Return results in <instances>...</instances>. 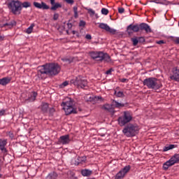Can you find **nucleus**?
Wrapping results in <instances>:
<instances>
[{
  "label": "nucleus",
  "mask_w": 179,
  "mask_h": 179,
  "mask_svg": "<svg viewBox=\"0 0 179 179\" xmlns=\"http://www.w3.org/2000/svg\"><path fill=\"white\" fill-rule=\"evenodd\" d=\"M51 5H55V0H50Z\"/></svg>",
  "instance_id": "obj_54"
},
{
  "label": "nucleus",
  "mask_w": 179,
  "mask_h": 179,
  "mask_svg": "<svg viewBox=\"0 0 179 179\" xmlns=\"http://www.w3.org/2000/svg\"><path fill=\"white\" fill-rule=\"evenodd\" d=\"M169 38L171 40V41H173L175 44H179V37L170 36Z\"/></svg>",
  "instance_id": "obj_32"
},
{
  "label": "nucleus",
  "mask_w": 179,
  "mask_h": 179,
  "mask_svg": "<svg viewBox=\"0 0 179 179\" xmlns=\"http://www.w3.org/2000/svg\"><path fill=\"white\" fill-rule=\"evenodd\" d=\"M79 26L80 27H85L86 26V22L83 20L80 21Z\"/></svg>",
  "instance_id": "obj_41"
},
{
  "label": "nucleus",
  "mask_w": 179,
  "mask_h": 179,
  "mask_svg": "<svg viewBox=\"0 0 179 179\" xmlns=\"http://www.w3.org/2000/svg\"><path fill=\"white\" fill-rule=\"evenodd\" d=\"M139 30L145 31V33H152V28L146 23H141L139 25Z\"/></svg>",
  "instance_id": "obj_16"
},
{
  "label": "nucleus",
  "mask_w": 179,
  "mask_h": 179,
  "mask_svg": "<svg viewBox=\"0 0 179 179\" xmlns=\"http://www.w3.org/2000/svg\"><path fill=\"white\" fill-rule=\"evenodd\" d=\"M62 8V5L59 3H55L54 5H52V7L50 8L51 10H57V9Z\"/></svg>",
  "instance_id": "obj_28"
},
{
  "label": "nucleus",
  "mask_w": 179,
  "mask_h": 179,
  "mask_svg": "<svg viewBox=\"0 0 179 179\" xmlns=\"http://www.w3.org/2000/svg\"><path fill=\"white\" fill-rule=\"evenodd\" d=\"M2 40H3V36L0 35V41H1Z\"/></svg>",
  "instance_id": "obj_55"
},
{
  "label": "nucleus",
  "mask_w": 179,
  "mask_h": 179,
  "mask_svg": "<svg viewBox=\"0 0 179 179\" xmlns=\"http://www.w3.org/2000/svg\"><path fill=\"white\" fill-rule=\"evenodd\" d=\"M58 177V174H57V173L55 172H51L50 173H49L47 176L48 179H57V178Z\"/></svg>",
  "instance_id": "obj_27"
},
{
  "label": "nucleus",
  "mask_w": 179,
  "mask_h": 179,
  "mask_svg": "<svg viewBox=\"0 0 179 179\" xmlns=\"http://www.w3.org/2000/svg\"><path fill=\"white\" fill-rule=\"evenodd\" d=\"M6 113V110L5 109H1L0 110V117H2L3 115H5V113Z\"/></svg>",
  "instance_id": "obj_43"
},
{
  "label": "nucleus",
  "mask_w": 179,
  "mask_h": 179,
  "mask_svg": "<svg viewBox=\"0 0 179 179\" xmlns=\"http://www.w3.org/2000/svg\"><path fill=\"white\" fill-rule=\"evenodd\" d=\"M131 170V166L128 165L121 169L115 176V179H122Z\"/></svg>",
  "instance_id": "obj_9"
},
{
  "label": "nucleus",
  "mask_w": 179,
  "mask_h": 179,
  "mask_svg": "<svg viewBox=\"0 0 179 179\" xmlns=\"http://www.w3.org/2000/svg\"><path fill=\"white\" fill-rule=\"evenodd\" d=\"M6 26H8L10 29V27H13V26H16V22L15 20H12L8 22L3 23L1 27H6Z\"/></svg>",
  "instance_id": "obj_24"
},
{
  "label": "nucleus",
  "mask_w": 179,
  "mask_h": 179,
  "mask_svg": "<svg viewBox=\"0 0 179 179\" xmlns=\"http://www.w3.org/2000/svg\"><path fill=\"white\" fill-rule=\"evenodd\" d=\"M50 109V106L48 103L43 102L41 105V110L43 114H47L48 113V110Z\"/></svg>",
  "instance_id": "obj_20"
},
{
  "label": "nucleus",
  "mask_w": 179,
  "mask_h": 179,
  "mask_svg": "<svg viewBox=\"0 0 179 179\" xmlns=\"http://www.w3.org/2000/svg\"><path fill=\"white\" fill-rule=\"evenodd\" d=\"M122 132L124 136L132 138L139 134V127L135 124L129 123L124 126Z\"/></svg>",
  "instance_id": "obj_4"
},
{
  "label": "nucleus",
  "mask_w": 179,
  "mask_h": 179,
  "mask_svg": "<svg viewBox=\"0 0 179 179\" xmlns=\"http://www.w3.org/2000/svg\"><path fill=\"white\" fill-rule=\"evenodd\" d=\"M132 43H133V45H138V43H139V41L138 38H134L131 39Z\"/></svg>",
  "instance_id": "obj_37"
},
{
  "label": "nucleus",
  "mask_w": 179,
  "mask_h": 179,
  "mask_svg": "<svg viewBox=\"0 0 179 179\" xmlns=\"http://www.w3.org/2000/svg\"><path fill=\"white\" fill-rule=\"evenodd\" d=\"M138 43H145V38L144 37H138Z\"/></svg>",
  "instance_id": "obj_42"
},
{
  "label": "nucleus",
  "mask_w": 179,
  "mask_h": 179,
  "mask_svg": "<svg viewBox=\"0 0 179 179\" xmlns=\"http://www.w3.org/2000/svg\"><path fill=\"white\" fill-rule=\"evenodd\" d=\"M72 34H76V31H72Z\"/></svg>",
  "instance_id": "obj_56"
},
{
  "label": "nucleus",
  "mask_w": 179,
  "mask_h": 179,
  "mask_svg": "<svg viewBox=\"0 0 179 179\" xmlns=\"http://www.w3.org/2000/svg\"><path fill=\"white\" fill-rule=\"evenodd\" d=\"M94 16H96V18L99 17V16H97V14H94Z\"/></svg>",
  "instance_id": "obj_57"
},
{
  "label": "nucleus",
  "mask_w": 179,
  "mask_h": 179,
  "mask_svg": "<svg viewBox=\"0 0 179 179\" xmlns=\"http://www.w3.org/2000/svg\"><path fill=\"white\" fill-rule=\"evenodd\" d=\"M8 8L13 15H20L22 11V2L13 0L8 4Z\"/></svg>",
  "instance_id": "obj_7"
},
{
  "label": "nucleus",
  "mask_w": 179,
  "mask_h": 179,
  "mask_svg": "<svg viewBox=\"0 0 179 179\" xmlns=\"http://www.w3.org/2000/svg\"><path fill=\"white\" fill-rule=\"evenodd\" d=\"M114 69H110L109 70L106 71V75H111V72H113Z\"/></svg>",
  "instance_id": "obj_47"
},
{
  "label": "nucleus",
  "mask_w": 179,
  "mask_h": 179,
  "mask_svg": "<svg viewBox=\"0 0 179 179\" xmlns=\"http://www.w3.org/2000/svg\"><path fill=\"white\" fill-rule=\"evenodd\" d=\"M34 26H35L34 24H31L27 29V30H26V34H31Z\"/></svg>",
  "instance_id": "obj_29"
},
{
  "label": "nucleus",
  "mask_w": 179,
  "mask_h": 179,
  "mask_svg": "<svg viewBox=\"0 0 179 179\" xmlns=\"http://www.w3.org/2000/svg\"><path fill=\"white\" fill-rule=\"evenodd\" d=\"M99 29H102L103 30H106V31L110 33V34H115V33H117V30L110 27V26L106 23H99Z\"/></svg>",
  "instance_id": "obj_10"
},
{
  "label": "nucleus",
  "mask_w": 179,
  "mask_h": 179,
  "mask_svg": "<svg viewBox=\"0 0 179 179\" xmlns=\"http://www.w3.org/2000/svg\"><path fill=\"white\" fill-rule=\"evenodd\" d=\"M88 13H90L91 16H94V15H96V12H94V10L92 8L88 9Z\"/></svg>",
  "instance_id": "obj_38"
},
{
  "label": "nucleus",
  "mask_w": 179,
  "mask_h": 179,
  "mask_svg": "<svg viewBox=\"0 0 179 179\" xmlns=\"http://www.w3.org/2000/svg\"><path fill=\"white\" fill-rule=\"evenodd\" d=\"M93 96H89V99H87V101H93Z\"/></svg>",
  "instance_id": "obj_53"
},
{
  "label": "nucleus",
  "mask_w": 179,
  "mask_h": 179,
  "mask_svg": "<svg viewBox=\"0 0 179 179\" xmlns=\"http://www.w3.org/2000/svg\"><path fill=\"white\" fill-rule=\"evenodd\" d=\"M71 174V177L70 178V179H78V178L76 176H75V173L73 172H69Z\"/></svg>",
  "instance_id": "obj_46"
},
{
  "label": "nucleus",
  "mask_w": 179,
  "mask_h": 179,
  "mask_svg": "<svg viewBox=\"0 0 179 179\" xmlns=\"http://www.w3.org/2000/svg\"><path fill=\"white\" fill-rule=\"evenodd\" d=\"M70 142L71 138H69V135L68 134L62 136L59 138V143H61L62 145H68Z\"/></svg>",
  "instance_id": "obj_15"
},
{
  "label": "nucleus",
  "mask_w": 179,
  "mask_h": 179,
  "mask_svg": "<svg viewBox=\"0 0 179 179\" xmlns=\"http://www.w3.org/2000/svg\"><path fill=\"white\" fill-rule=\"evenodd\" d=\"M67 3L72 5L73 3V0H64Z\"/></svg>",
  "instance_id": "obj_50"
},
{
  "label": "nucleus",
  "mask_w": 179,
  "mask_h": 179,
  "mask_svg": "<svg viewBox=\"0 0 179 179\" xmlns=\"http://www.w3.org/2000/svg\"><path fill=\"white\" fill-rule=\"evenodd\" d=\"M33 5L37 9H43V10H48V9H50V6L47 5V3H44V1H42L41 3L34 1Z\"/></svg>",
  "instance_id": "obj_12"
},
{
  "label": "nucleus",
  "mask_w": 179,
  "mask_h": 179,
  "mask_svg": "<svg viewBox=\"0 0 179 179\" xmlns=\"http://www.w3.org/2000/svg\"><path fill=\"white\" fill-rule=\"evenodd\" d=\"M90 55L94 61L99 62H111V57L108 54L101 52V51H92L90 52Z\"/></svg>",
  "instance_id": "obj_5"
},
{
  "label": "nucleus",
  "mask_w": 179,
  "mask_h": 179,
  "mask_svg": "<svg viewBox=\"0 0 179 179\" xmlns=\"http://www.w3.org/2000/svg\"><path fill=\"white\" fill-rule=\"evenodd\" d=\"M62 61L64 62H66V64H72L73 60L72 59H68V58H64L62 59Z\"/></svg>",
  "instance_id": "obj_34"
},
{
  "label": "nucleus",
  "mask_w": 179,
  "mask_h": 179,
  "mask_svg": "<svg viewBox=\"0 0 179 179\" xmlns=\"http://www.w3.org/2000/svg\"><path fill=\"white\" fill-rule=\"evenodd\" d=\"M54 113H55V109H54V108H49L50 115H54Z\"/></svg>",
  "instance_id": "obj_40"
},
{
  "label": "nucleus",
  "mask_w": 179,
  "mask_h": 179,
  "mask_svg": "<svg viewBox=\"0 0 179 179\" xmlns=\"http://www.w3.org/2000/svg\"><path fill=\"white\" fill-rule=\"evenodd\" d=\"M102 15H108V9L107 8H103L101 10Z\"/></svg>",
  "instance_id": "obj_36"
},
{
  "label": "nucleus",
  "mask_w": 179,
  "mask_h": 179,
  "mask_svg": "<svg viewBox=\"0 0 179 179\" xmlns=\"http://www.w3.org/2000/svg\"><path fill=\"white\" fill-rule=\"evenodd\" d=\"M86 156H83V157H78L77 159H74V164H76L77 166L78 164H82L83 163H85V162H86Z\"/></svg>",
  "instance_id": "obj_21"
},
{
  "label": "nucleus",
  "mask_w": 179,
  "mask_h": 179,
  "mask_svg": "<svg viewBox=\"0 0 179 179\" xmlns=\"http://www.w3.org/2000/svg\"><path fill=\"white\" fill-rule=\"evenodd\" d=\"M21 6H22V8H30V6H31V4L30 3V2L24 1L22 3H21Z\"/></svg>",
  "instance_id": "obj_33"
},
{
  "label": "nucleus",
  "mask_w": 179,
  "mask_h": 179,
  "mask_svg": "<svg viewBox=\"0 0 179 179\" xmlns=\"http://www.w3.org/2000/svg\"><path fill=\"white\" fill-rule=\"evenodd\" d=\"M127 31L129 36H131V34H134V33H138L139 31V25L138 24H129L127 27Z\"/></svg>",
  "instance_id": "obj_11"
},
{
  "label": "nucleus",
  "mask_w": 179,
  "mask_h": 179,
  "mask_svg": "<svg viewBox=\"0 0 179 179\" xmlns=\"http://www.w3.org/2000/svg\"><path fill=\"white\" fill-rule=\"evenodd\" d=\"M133 120L132 113L126 110L122 113V115L117 118L118 125L120 127H125Z\"/></svg>",
  "instance_id": "obj_6"
},
{
  "label": "nucleus",
  "mask_w": 179,
  "mask_h": 179,
  "mask_svg": "<svg viewBox=\"0 0 179 179\" xmlns=\"http://www.w3.org/2000/svg\"><path fill=\"white\" fill-rule=\"evenodd\" d=\"M6 145H8V140L0 138V150L1 152H4L5 153L8 152V150H6V148H5Z\"/></svg>",
  "instance_id": "obj_18"
},
{
  "label": "nucleus",
  "mask_w": 179,
  "mask_h": 179,
  "mask_svg": "<svg viewBox=\"0 0 179 179\" xmlns=\"http://www.w3.org/2000/svg\"><path fill=\"white\" fill-rule=\"evenodd\" d=\"M174 148H176V145L171 144L168 146H165L163 150L164 152H167L168 150H171V149H174Z\"/></svg>",
  "instance_id": "obj_30"
},
{
  "label": "nucleus",
  "mask_w": 179,
  "mask_h": 179,
  "mask_svg": "<svg viewBox=\"0 0 179 179\" xmlns=\"http://www.w3.org/2000/svg\"><path fill=\"white\" fill-rule=\"evenodd\" d=\"M61 72V66L58 64L48 63L39 66L37 69V76L39 79H45V75L48 76H56Z\"/></svg>",
  "instance_id": "obj_1"
},
{
  "label": "nucleus",
  "mask_w": 179,
  "mask_h": 179,
  "mask_svg": "<svg viewBox=\"0 0 179 179\" xmlns=\"http://www.w3.org/2000/svg\"><path fill=\"white\" fill-rule=\"evenodd\" d=\"M71 83L74 84L78 89H85L87 87V80L82 76H78L75 80H71Z\"/></svg>",
  "instance_id": "obj_8"
},
{
  "label": "nucleus",
  "mask_w": 179,
  "mask_h": 179,
  "mask_svg": "<svg viewBox=\"0 0 179 179\" xmlns=\"http://www.w3.org/2000/svg\"><path fill=\"white\" fill-rule=\"evenodd\" d=\"M66 115H71V114H78V110L75 106V101L71 98H67L61 104Z\"/></svg>",
  "instance_id": "obj_2"
},
{
  "label": "nucleus",
  "mask_w": 179,
  "mask_h": 179,
  "mask_svg": "<svg viewBox=\"0 0 179 179\" xmlns=\"http://www.w3.org/2000/svg\"><path fill=\"white\" fill-rule=\"evenodd\" d=\"M112 106H113L114 108H121L122 107H125V104L121 103L115 99L112 100Z\"/></svg>",
  "instance_id": "obj_22"
},
{
  "label": "nucleus",
  "mask_w": 179,
  "mask_h": 179,
  "mask_svg": "<svg viewBox=\"0 0 179 179\" xmlns=\"http://www.w3.org/2000/svg\"><path fill=\"white\" fill-rule=\"evenodd\" d=\"M117 9H118V12L121 14L125 12V9L124 8H118Z\"/></svg>",
  "instance_id": "obj_45"
},
{
  "label": "nucleus",
  "mask_w": 179,
  "mask_h": 179,
  "mask_svg": "<svg viewBox=\"0 0 179 179\" xmlns=\"http://www.w3.org/2000/svg\"><path fill=\"white\" fill-rule=\"evenodd\" d=\"M81 174L84 177H88V176H90L92 174V171L89 169H84L81 171Z\"/></svg>",
  "instance_id": "obj_26"
},
{
  "label": "nucleus",
  "mask_w": 179,
  "mask_h": 179,
  "mask_svg": "<svg viewBox=\"0 0 179 179\" xmlns=\"http://www.w3.org/2000/svg\"><path fill=\"white\" fill-rule=\"evenodd\" d=\"M156 43H157V44H159V45H162V44H165L166 42H164V41H163V40H161V41H157L156 42Z\"/></svg>",
  "instance_id": "obj_48"
},
{
  "label": "nucleus",
  "mask_w": 179,
  "mask_h": 179,
  "mask_svg": "<svg viewBox=\"0 0 179 179\" xmlns=\"http://www.w3.org/2000/svg\"><path fill=\"white\" fill-rule=\"evenodd\" d=\"M73 12H74V17L76 19L78 18V17L79 16L78 15V7L77 6H74L73 7Z\"/></svg>",
  "instance_id": "obj_35"
},
{
  "label": "nucleus",
  "mask_w": 179,
  "mask_h": 179,
  "mask_svg": "<svg viewBox=\"0 0 179 179\" xmlns=\"http://www.w3.org/2000/svg\"><path fill=\"white\" fill-rule=\"evenodd\" d=\"M68 85H69V83L68 81H64L60 85V87H66V86H68Z\"/></svg>",
  "instance_id": "obj_39"
},
{
  "label": "nucleus",
  "mask_w": 179,
  "mask_h": 179,
  "mask_svg": "<svg viewBox=\"0 0 179 179\" xmlns=\"http://www.w3.org/2000/svg\"><path fill=\"white\" fill-rule=\"evenodd\" d=\"M0 170H1V168H0Z\"/></svg>",
  "instance_id": "obj_60"
},
{
  "label": "nucleus",
  "mask_w": 179,
  "mask_h": 179,
  "mask_svg": "<svg viewBox=\"0 0 179 179\" xmlns=\"http://www.w3.org/2000/svg\"><path fill=\"white\" fill-rule=\"evenodd\" d=\"M171 166H173V164L171 163V161L169 159V161H166L164 164H163V169L165 171L169 170V167H171Z\"/></svg>",
  "instance_id": "obj_25"
},
{
  "label": "nucleus",
  "mask_w": 179,
  "mask_h": 179,
  "mask_svg": "<svg viewBox=\"0 0 179 179\" xmlns=\"http://www.w3.org/2000/svg\"><path fill=\"white\" fill-rule=\"evenodd\" d=\"M59 17V14L58 13H55L53 15V20H58V18Z\"/></svg>",
  "instance_id": "obj_44"
},
{
  "label": "nucleus",
  "mask_w": 179,
  "mask_h": 179,
  "mask_svg": "<svg viewBox=\"0 0 179 179\" xmlns=\"http://www.w3.org/2000/svg\"><path fill=\"white\" fill-rule=\"evenodd\" d=\"M172 164H176L179 162V154H175L170 159Z\"/></svg>",
  "instance_id": "obj_23"
},
{
  "label": "nucleus",
  "mask_w": 179,
  "mask_h": 179,
  "mask_svg": "<svg viewBox=\"0 0 179 179\" xmlns=\"http://www.w3.org/2000/svg\"><path fill=\"white\" fill-rule=\"evenodd\" d=\"M171 80L179 82V68L175 67L172 70V75L170 76Z\"/></svg>",
  "instance_id": "obj_13"
},
{
  "label": "nucleus",
  "mask_w": 179,
  "mask_h": 179,
  "mask_svg": "<svg viewBox=\"0 0 179 179\" xmlns=\"http://www.w3.org/2000/svg\"><path fill=\"white\" fill-rule=\"evenodd\" d=\"M37 92H32L29 94L28 98L25 99L26 103H33V101H36V98L37 97Z\"/></svg>",
  "instance_id": "obj_17"
},
{
  "label": "nucleus",
  "mask_w": 179,
  "mask_h": 179,
  "mask_svg": "<svg viewBox=\"0 0 179 179\" xmlns=\"http://www.w3.org/2000/svg\"><path fill=\"white\" fill-rule=\"evenodd\" d=\"M11 80L12 78H10V77L0 78V85H1V86H6V85L10 83Z\"/></svg>",
  "instance_id": "obj_19"
},
{
  "label": "nucleus",
  "mask_w": 179,
  "mask_h": 179,
  "mask_svg": "<svg viewBox=\"0 0 179 179\" xmlns=\"http://www.w3.org/2000/svg\"><path fill=\"white\" fill-rule=\"evenodd\" d=\"M98 99H101V96H98Z\"/></svg>",
  "instance_id": "obj_59"
},
{
  "label": "nucleus",
  "mask_w": 179,
  "mask_h": 179,
  "mask_svg": "<svg viewBox=\"0 0 179 179\" xmlns=\"http://www.w3.org/2000/svg\"><path fill=\"white\" fill-rule=\"evenodd\" d=\"M85 38H86L87 40H92V35H90V34H87V35L85 36Z\"/></svg>",
  "instance_id": "obj_49"
},
{
  "label": "nucleus",
  "mask_w": 179,
  "mask_h": 179,
  "mask_svg": "<svg viewBox=\"0 0 179 179\" xmlns=\"http://www.w3.org/2000/svg\"><path fill=\"white\" fill-rule=\"evenodd\" d=\"M2 174L0 173V178H2Z\"/></svg>",
  "instance_id": "obj_58"
},
{
  "label": "nucleus",
  "mask_w": 179,
  "mask_h": 179,
  "mask_svg": "<svg viewBox=\"0 0 179 179\" xmlns=\"http://www.w3.org/2000/svg\"><path fill=\"white\" fill-rule=\"evenodd\" d=\"M143 86H146L148 89H153L154 90H159V89H162V87H163L162 81L153 77L145 78L143 81Z\"/></svg>",
  "instance_id": "obj_3"
},
{
  "label": "nucleus",
  "mask_w": 179,
  "mask_h": 179,
  "mask_svg": "<svg viewBox=\"0 0 179 179\" xmlns=\"http://www.w3.org/2000/svg\"><path fill=\"white\" fill-rule=\"evenodd\" d=\"M102 109L105 110V111H107V113H110V114H115V109L113 106V103L108 104L106 103L102 106Z\"/></svg>",
  "instance_id": "obj_14"
},
{
  "label": "nucleus",
  "mask_w": 179,
  "mask_h": 179,
  "mask_svg": "<svg viewBox=\"0 0 179 179\" xmlns=\"http://www.w3.org/2000/svg\"><path fill=\"white\" fill-rule=\"evenodd\" d=\"M67 27H68V29H72V24L68 22V23H67Z\"/></svg>",
  "instance_id": "obj_52"
},
{
  "label": "nucleus",
  "mask_w": 179,
  "mask_h": 179,
  "mask_svg": "<svg viewBox=\"0 0 179 179\" xmlns=\"http://www.w3.org/2000/svg\"><path fill=\"white\" fill-rule=\"evenodd\" d=\"M126 80L128 82V79H127V78H122V79H120V82H122V83H125Z\"/></svg>",
  "instance_id": "obj_51"
},
{
  "label": "nucleus",
  "mask_w": 179,
  "mask_h": 179,
  "mask_svg": "<svg viewBox=\"0 0 179 179\" xmlns=\"http://www.w3.org/2000/svg\"><path fill=\"white\" fill-rule=\"evenodd\" d=\"M114 94L117 97H124L125 96V95L124 94V92H121V91L117 92L115 90Z\"/></svg>",
  "instance_id": "obj_31"
}]
</instances>
